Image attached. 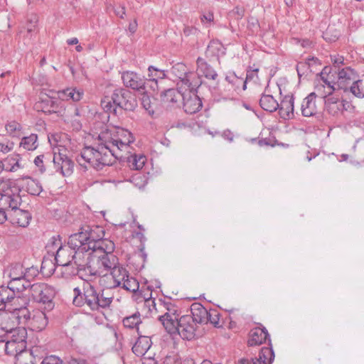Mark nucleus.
Wrapping results in <instances>:
<instances>
[{
	"label": "nucleus",
	"mask_w": 364,
	"mask_h": 364,
	"mask_svg": "<svg viewBox=\"0 0 364 364\" xmlns=\"http://www.w3.org/2000/svg\"><path fill=\"white\" fill-rule=\"evenodd\" d=\"M70 235L68 237V244L63 245L59 238L53 237L50 242L48 243L46 248L50 252L53 249L57 248L55 260L56 263L68 269L71 267L70 274L72 275H78L80 278L86 280L85 276H95L97 271H93L92 267L88 265L87 259L85 258V252L81 250L80 247H75L70 244Z\"/></svg>",
	"instance_id": "nucleus-1"
},
{
	"label": "nucleus",
	"mask_w": 364,
	"mask_h": 364,
	"mask_svg": "<svg viewBox=\"0 0 364 364\" xmlns=\"http://www.w3.org/2000/svg\"><path fill=\"white\" fill-rule=\"evenodd\" d=\"M73 304L85 311L102 313L109 308L113 301V296L106 295L105 290H100L91 283L84 282L80 287L73 291Z\"/></svg>",
	"instance_id": "nucleus-2"
},
{
	"label": "nucleus",
	"mask_w": 364,
	"mask_h": 364,
	"mask_svg": "<svg viewBox=\"0 0 364 364\" xmlns=\"http://www.w3.org/2000/svg\"><path fill=\"white\" fill-rule=\"evenodd\" d=\"M95 146H85L76 161L80 166L87 169L92 167L97 171L105 166H112L117 159L114 150L109 148L105 141L99 140Z\"/></svg>",
	"instance_id": "nucleus-3"
},
{
	"label": "nucleus",
	"mask_w": 364,
	"mask_h": 364,
	"mask_svg": "<svg viewBox=\"0 0 364 364\" xmlns=\"http://www.w3.org/2000/svg\"><path fill=\"white\" fill-rule=\"evenodd\" d=\"M105 230L102 227L98 225L83 226L78 232L70 235V244L75 247H81L85 253H92L103 249L108 242L113 241L104 238Z\"/></svg>",
	"instance_id": "nucleus-4"
},
{
	"label": "nucleus",
	"mask_w": 364,
	"mask_h": 364,
	"mask_svg": "<svg viewBox=\"0 0 364 364\" xmlns=\"http://www.w3.org/2000/svg\"><path fill=\"white\" fill-rule=\"evenodd\" d=\"M21 203V198L18 194L10 193L8 196L1 198L0 206L4 210L6 220H9L12 224L19 227H27L32 218L31 213L19 208Z\"/></svg>",
	"instance_id": "nucleus-5"
},
{
	"label": "nucleus",
	"mask_w": 364,
	"mask_h": 364,
	"mask_svg": "<svg viewBox=\"0 0 364 364\" xmlns=\"http://www.w3.org/2000/svg\"><path fill=\"white\" fill-rule=\"evenodd\" d=\"M98 139L105 141L110 149L114 150L117 158L122 156L118 155V151L127 149L134 139L132 134L127 129L121 127H114L102 132Z\"/></svg>",
	"instance_id": "nucleus-6"
},
{
	"label": "nucleus",
	"mask_w": 364,
	"mask_h": 364,
	"mask_svg": "<svg viewBox=\"0 0 364 364\" xmlns=\"http://www.w3.org/2000/svg\"><path fill=\"white\" fill-rule=\"evenodd\" d=\"M112 101L102 102L103 109L109 113L117 114V109L134 111L137 106L135 96L128 90L118 88L112 95Z\"/></svg>",
	"instance_id": "nucleus-7"
},
{
	"label": "nucleus",
	"mask_w": 364,
	"mask_h": 364,
	"mask_svg": "<svg viewBox=\"0 0 364 364\" xmlns=\"http://www.w3.org/2000/svg\"><path fill=\"white\" fill-rule=\"evenodd\" d=\"M171 73L178 79L176 85L179 89L195 90L199 89L202 81L195 72L189 71L186 65L178 63L172 66Z\"/></svg>",
	"instance_id": "nucleus-8"
},
{
	"label": "nucleus",
	"mask_w": 364,
	"mask_h": 364,
	"mask_svg": "<svg viewBox=\"0 0 364 364\" xmlns=\"http://www.w3.org/2000/svg\"><path fill=\"white\" fill-rule=\"evenodd\" d=\"M115 249V245L113 242H108V245H105L103 249H100L95 252L88 253L87 260L89 257H92L97 259V265L98 270L92 269L93 271H106L110 272L115 267H117L119 262L118 257L114 254ZM97 274H96L97 275Z\"/></svg>",
	"instance_id": "nucleus-9"
},
{
	"label": "nucleus",
	"mask_w": 364,
	"mask_h": 364,
	"mask_svg": "<svg viewBox=\"0 0 364 364\" xmlns=\"http://www.w3.org/2000/svg\"><path fill=\"white\" fill-rule=\"evenodd\" d=\"M29 294L33 301L43 305L46 311H50L54 308L55 290L53 287L46 283H35L31 284Z\"/></svg>",
	"instance_id": "nucleus-10"
},
{
	"label": "nucleus",
	"mask_w": 364,
	"mask_h": 364,
	"mask_svg": "<svg viewBox=\"0 0 364 364\" xmlns=\"http://www.w3.org/2000/svg\"><path fill=\"white\" fill-rule=\"evenodd\" d=\"M173 328H175L174 331H167V332L172 336L179 335L183 340L191 341L195 337L196 323L191 315H183L173 325Z\"/></svg>",
	"instance_id": "nucleus-11"
},
{
	"label": "nucleus",
	"mask_w": 364,
	"mask_h": 364,
	"mask_svg": "<svg viewBox=\"0 0 364 364\" xmlns=\"http://www.w3.org/2000/svg\"><path fill=\"white\" fill-rule=\"evenodd\" d=\"M166 312L159 317L166 331H174L173 325L179 320L180 311L178 306L171 301L159 300Z\"/></svg>",
	"instance_id": "nucleus-12"
},
{
	"label": "nucleus",
	"mask_w": 364,
	"mask_h": 364,
	"mask_svg": "<svg viewBox=\"0 0 364 364\" xmlns=\"http://www.w3.org/2000/svg\"><path fill=\"white\" fill-rule=\"evenodd\" d=\"M36 107L46 114H57L58 116H63L65 110L64 102H62L58 97L46 96L44 98H41V100L36 103Z\"/></svg>",
	"instance_id": "nucleus-13"
},
{
	"label": "nucleus",
	"mask_w": 364,
	"mask_h": 364,
	"mask_svg": "<svg viewBox=\"0 0 364 364\" xmlns=\"http://www.w3.org/2000/svg\"><path fill=\"white\" fill-rule=\"evenodd\" d=\"M53 162L55 171L63 177H68L73 173L74 161L65 153L54 151L53 153Z\"/></svg>",
	"instance_id": "nucleus-14"
},
{
	"label": "nucleus",
	"mask_w": 364,
	"mask_h": 364,
	"mask_svg": "<svg viewBox=\"0 0 364 364\" xmlns=\"http://www.w3.org/2000/svg\"><path fill=\"white\" fill-rule=\"evenodd\" d=\"M121 77L126 87L137 91L146 90L147 79L140 74L127 70L122 73Z\"/></svg>",
	"instance_id": "nucleus-15"
},
{
	"label": "nucleus",
	"mask_w": 364,
	"mask_h": 364,
	"mask_svg": "<svg viewBox=\"0 0 364 364\" xmlns=\"http://www.w3.org/2000/svg\"><path fill=\"white\" fill-rule=\"evenodd\" d=\"M194 92H197L198 89L195 90H186L182 97L183 104V107L186 113L193 114L198 111L203 107L200 98Z\"/></svg>",
	"instance_id": "nucleus-16"
},
{
	"label": "nucleus",
	"mask_w": 364,
	"mask_h": 364,
	"mask_svg": "<svg viewBox=\"0 0 364 364\" xmlns=\"http://www.w3.org/2000/svg\"><path fill=\"white\" fill-rule=\"evenodd\" d=\"M357 72L350 67H346L338 70L337 88L345 92L348 90L350 85L358 79Z\"/></svg>",
	"instance_id": "nucleus-17"
},
{
	"label": "nucleus",
	"mask_w": 364,
	"mask_h": 364,
	"mask_svg": "<svg viewBox=\"0 0 364 364\" xmlns=\"http://www.w3.org/2000/svg\"><path fill=\"white\" fill-rule=\"evenodd\" d=\"M337 73L338 71H332V68L325 66L320 73L321 80L322 81V87L324 90H327L328 95L333 94L338 90L337 88Z\"/></svg>",
	"instance_id": "nucleus-18"
},
{
	"label": "nucleus",
	"mask_w": 364,
	"mask_h": 364,
	"mask_svg": "<svg viewBox=\"0 0 364 364\" xmlns=\"http://www.w3.org/2000/svg\"><path fill=\"white\" fill-rule=\"evenodd\" d=\"M20 316L16 311H0V330L9 333L21 321H18Z\"/></svg>",
	"instance_id": "nucleus-19"
},
{
	"label": "nucleus",
	"mask_w": 364,
	"mask_h": 364,
	"mask_svg": "<svg viewBox=\"0 0 364 364\" xmlns=\"http://www.w3.org/2000/svg\"><path fill=\"white\" fill-rule=\"evenodd\" d=\"M267 340L270 343V336L267 328L265 327H256L250 331L247 343L250 346H259Z\"/></svg>",
	"instance_id": "nucleus-20"
},
{
	"label": "nucleus",
	"mask_w": 364,
	"mask_h": 364,
	"mask_svg": "<svg viewBox=\"0 0 364 364\" xmlns=\"http://www.w3.org/2000/svg\"><path fill=\"white\" fill-rule=\"evenodd\" d=\"M196 64L197 73H196L198 75L200 79V76H204L208 80H215L217 79L218 76L217 72L204 58L198 57L196 60Z\"/></svg>",
	"instance_id": "nucleus-21"
},
{
	"label": "nucleus",
	"mask_w": 364,
	"mask_h": 364,
	"mask_svg": "<svg viewBox=\"0 0 364 364\" xmlns=\"http://www.w3.org/2000/svg\"><path fill=\"white\" fill-rule=\"evenodd\" d=\"M279 114L283 119H292L294 114V97L292 95H285L279 103Z\"/></svg>",
	"instance_id": "nucleus-22"
},
{
	"label": "nucleus",
	"mask_w": 364,
	"mask_h": 364,
	"mask_svg": "<svg viewBox=\"0 0 364 364\" xmlns=\"http://www.w3.org/2000/svg\"><path fill=\"white\" fill-rule=\"evenodd\" d=\"M129 272L122 265L119 264L109 274H104V279H112V286H119L122 284L126 278H128ZM112 286V284H109Z\"/></svg>",
	"instance_id": "nucleus-23"
},
{
	"label": "nucleus",
	"mask_w": 364,
	"mask_h": 364,
	"mask_svg": "<svg viewBox=\"0 0 364 364\" xmlns=\"http://www.w3.org/2000/svg\"><path fill=\"white\" fill-rule=\"evenodd\" d=\"M134 297H135L138 304L143 303L144 306L148 309V313L152 311L151 307L155 309L156 303L154 299H152V289L151 287L148 286L146 290L139 289L136 296Z\"/></svg>",
	"instance_id": "nucleus-24"
},
{
	"label": "nucleus",
	"mask_w": 364,
	"mask_h": 364,
	"mask_svg": "<svg viewBox=\"0 0 364 364\" xmlns=\"http://www.w3.org/2000/svg\"><path fill=\"white\" fill-rule=\"evenodd\" d=\"M38 270L33 267L24 271L22 265L16 264L11 268L9 277L10 280H14L21 278H31L33 276H36Z\"/></svg>",
	"instance_id": "nucleus-25"
},
{
	"label": "nucleus",
	"mask_w": 364,
	"mask_h": 364,
	"mask_svg": "<svg viewBox=\"0 0 364 364\" xmlns=\"http://www.w3.org/2000/svg\"><path fill=\"white\" fill-rule=\"evenodd\" d=\"M316 94L311 92L303 100L301 105V112L304 117H309L316 113Z\"/></svg>",
	"instance_id": "nucleus-26"
},
{
	"label": "nucleus",
	"mask_w": 364,
	"mask_h": 364,
	"mask_svg": "<svg viewBox=\"0 0 364 364\" xmlns=\"http://www.w3.org/2000/svg\"><path fill=\"white\" fill-rule=\"evenodd\" d=\"M226 48L223 44L218 40H212L210 41L205 50L207 58H213L219 62L220 56L225 55Z\"/></svg>",
	"instance_id": "nucleus-27"
},
{
	"label": "nucleus",
	"mask_w": 364,
	"mask_h": 364,
	"mask_svg": "<svg viewBox=\"0 0 364 364\" xmlns=\"http://www.w3.org/2000/svg\"><path fill=\"white\" fill-rule=\"evenodd\" d=\"M5 336L8 340L19 344L20 348H26L27 330L24 327H16Z\"/></svg>",
	"instance_id": "nucleus-28"
},
{
	"label": "nucleus",
	"mask_w": 364,
	"mask_h": 364,
	"mask_svg": "<svg viewBox=\"0 0 364 364\" xmlns=\"http://www.w3.org/2000/svg\"><path fill=\"white\" fill-rule=\"evenodd\" d=\"M58 98L62 101L73 100V102L80 101L83 95V90L77 87H68L66 89L59 90L57 92Z\"/></svg>",
	"instance_id": "nucleus-29"
},
{
	"label": "nucleus",
	"mask_w": 364,
	"mask_h": 364,
	"mask_svg": "<svg viewBox=\"0 0 364 364\" xmlns=\"http://www.w3.org/2000/svg\"><path fill=\"white\" fill-rule=\"evenodd\" d=\"M139 338L132 347L133 353L137 356L144 355L151 345V339L149 336H142L140 332L138 333Z\"/></svg>",
	"instance_id": "nucleus-30"
},
{
	"label": "nucleus",
	"mask_w": 364,
	"mask_h": 364,
	"mask_svg": "<svg viewBox=\"0 0 364 364\" xmlns=\"http://www.w3.org/2000/svg\"><path fill=\"white\" fill-rule=\"evenodd\" d=\"M82 114L77 107H73V111L64 116V122L74 131H80L82 129Z\"/></svg>",
	"instance_id": "nucleus-31"
},
{
	"label": "nucleus",
	"mask_w": 364,
	"mask_h": 364,
	"mask_svg": "<svg viewBox=\"0 0 364 364\" xmlns=\"http://www.w3.org/2000/svg\"><path fill=\"white\" fill-rule=\"evenodd\" d=\"M191 318L197 323H207L208 310L200 303L191 306Z\"/></svg>",
	"instance_id": "nucleus-32"
},
{
	"label": "nucleus",
	"mask_w": 364,
	"mask_h": 364,
	"mask_svg": "<svg viewBox=\"0 0 364 364\" xmlns=\"http://www.w3.org/2000/svg\"><path fill=\"white\" fill-rule=\"evenodd\" d=\"M136 237L139 240L140 245H139V252L136 253L133 258L141 261V262L136 267V269H141L144 267L147 259V255L145 252V242L146 238L144 233L141 232H136Z\"/></svg>",
	"instance_id": "nucleus-33"
},
{
	"label": "nucleus",
	"mask_w": 364,
	"mask_h": 364,
	"mask_svg": "<svg viewBox=\"0 0 364 364\" xmlns=\"http://www.w3.org/2000/svg\"><path fill=\"white\" fill-rule=\"evenodd\" d=\"M184 92H186L184 89L170 88L162 92L161 95V99L164 102L175 103L179 100L182 99Z\"/></svg>",
	"instance_id": "nucleus-34"
},
{
	"label": "nucleus",
	"mask_w": 364,
	"mask_h": 364,
	"mask_svg": "<svg viewBox=\"0 0 364 364\" xmlns=\"http://www.w3.org/2000/svg\"><path fill=\"white\" fill-rule=\"evenodd\" d=\"M259 105L264 111L274 112L278 109L279 102L272 95L263 94L259 100Z\"/></svg>",
	"instance_id": "nucleus-35"
},
{
	"label": "nucleus",
	"mask_w": 364,
	"mask_h": 364,
	"mask_svg": "<svg viewBox=\"0 0 364 364\" xmlns=\"http://www.w3.org/2000/svg\"><path fill=\"white\" fill-rule=\"evenodd\" d=\"M10 288L13 290L14 294L21 293L26 291L28 288L31 289V283L30 278H21L14 280H10L8 283Z\"/></svg>",
	"instance_id": "nucleus-36"
},
{
	"label": "nucleus",
	"mask_w": 364,
	"mask_h": 364,
	"mask_svg": "<svg viewBox=\"0 0 364 364\" xmlns=\"http://www.w3.org/2000/svg\"><path fill=\"white\" fill-rule=\"evenodd\" d=\"M38 135L36 134H31L28 136L22 137L19 147L23 149L26 151H34L38 146Z\"/></svg>",
	"instance_id": "nucleus-37"
},
{
	"label": "nucleus",
	"mask_w": 364,
	"mask_h": 364,
	"mask_svg": "<svg viewBox=\"0 0 364 364\" xmlns=\"http://www.w3.org/2000/svg\"><path fill=\"white\" fill-rule=\"evenodd\" d=\"M15 297V294L8 284L0 287V311L6 307V303L11 301Z\"/></svg>",
	"instance_id": "nucleus-38"
},
{
	"label": "nucleus",
	"mask_w": 364,
	"mask_h": 364,
	"mask_svg": "<svg viewBox=\"0 0 364 364\" xmlns=\"http://www.w3.org/2000/svg\"><path fill=\"white\" fill-rule=\"evenodd\" d=\"M146 158L143 154H134L127 157V163L130 168L141 170L145 165Z\"/></svg>",
	"instance_id": "nucleus-39"
},
{
	"label": "nucleus",
	"mask_w": 364,
	"mask_h": 364,
	"mask_svg": "<svg viewBox=\"0 0 364 364\" xmlns=\"http://www.w3.org/2000/svg\"><path fill=\"white\" fill-rule=\"evenodd\" d=\"M48 318L46 313L43 311L36 312L32 318L31 323L38 331L44 329L48 325Z\"/></svg>",
	"instance_id": "nucleus-40"
},
{
	"label": "nucleus",
	"mask_w": 364,
	"mask_h": 364,
	"mask_svg": "<svg viewBox=\"0 0 364 364\" xmlns=\"http://www.w3.org/2000/svg\"><path fill=\"white\" fill-rule=\"evenodd\" d=\"M123 325L127 328H136L137 333H139V325L141 323V315L139 311L135 312L131 316L124 318Z\"/></svg>",
	"instance_id": "nucleus-41"
},
{
	"label": "nucleus",
	"mask_w": 364,
	"mask_h": 364,
	"mask_svg": "<svg viewBox=\"0 0 364 364\" xmlns=\"http://www.w3.org/2000/svg\"><path fill=\"white\" fill-rule=\"evenodd\" d=\"M149 79L148 82H152L157 87V82L166 77V70L159 69L155 66L150 65L148 68Z\"/></svg>",
	"instance_id": "nucleus-42"
},
{
	"label": "nucleus",
	"mask_w": 364,
	"mask_h": 364,
	"mask_svg": "<svg viewBox=\"0 0 364 364\" xmlns=\"http://www.w3.org/2000/svg\"><path fill=\"white\" fill-rule=\"evenodd\" d=\"M120 287L128 291L133 292V296H136V293L139 289V283L135 278L128 275V278L125 279Z\"/></svg>",
	"instance_id": "nucleus-43"
},
{
	"label": "nucleus",
	"mask_w": 364,
	"mask_h": 364,
	"mask_svg": "<svg viewBox=\"0 0 364 364\" xmlns=\"http://www.w3.org/2000/svg\"><path fill=\"white\" fill-rule=\"evenodd\" d=\"M21 157L18 154L11 155L8 156L3 163H5V170L9 171H16L20 168L19 160Z\"/></svg>",
	"instance_id": "nucleus-44"
},
{
	"label": "nucleus",
	"mask_w": 364,
	"mask_h": 364,
	"mask_svg": "<svg viewBox=\"0 0 364 364\" xmlns=\"http://www.w3.org/2000/svg\"><path fill=\"white\" fill-rule=\"evenodd\" d=\"M269 347H263L260 350L259 353V359L261 360H264L267 364H272L274 359V352L273 350L272 344L269 343Z\"/></svg>",
	"instance_id": "nucleus-45"
},
{
	"label": "nucleus",
	"mask_w": 364,
	"mask_h": 364,
	"mask_svg": "<svg viewBox=\"0 0 364 364\" xmlns=\"http://www.w3.org/2000/svg\"><path fill=\"white\" fill-rule=\"evenodd\" d=\"M20 345L14 342V341H9L7 339V346H6L5 354L8 355H13L17 358L18 354L23 353L26 348H20Z\"/></svg>",
	"instance_id": "nucleus-46"
},
{
	"label": "nucleus",
	"mask_w": 364,
	"mask_h": 364,
	"mask_svg": "<svg viewBox=\"0 0 364 364\" xmlns=\"http://www.w3.org/2000/svg\"><path fill=\"white\" fill-rule=\"evenodd\" d=\"M350 92L356 97H364V85L363 80L357 79L348 88Z\"/></svg>",
	"instance_id": "nucleus-47"
},
{
	"label": "nucleus",
	"mask_w": 364,
	"mask_h": 364,
	"mask_svg": "<svg viewBox=\"0 0 364 364\" xmlns=\"http://www.w3.org/2000/svg\"><path fill=\"white\" fill-rule=\"evenodd\" d=\"M5 128L7 133L12 136H17L22 129L21 125L14 120L8 122Z\"/></svg>",
	"instance_id": "nucleus-48"
},
{
	"label": "nucleus",
	"mask_w": 364,
	"mask_h": 364,
	"mask_svg": "<svg viewBox=\"0 0 364 364\" xmlns=\"http://www.w3.org/2000/svg\"><path fill=\"white\" fill-rule=\"evenodd\" d=\"M15 364H36V360H34L26 349L21 353L17 355Z\"/></svg>",
	"instance_id": "nucleus-49"
},
{
	"label": "nucleus",
	"mask_w": 364,
	"mask_h": 364,
	"mask_svg": "<svg viewBox=\"0 0 364 364\" xmlns=\"http://www.w3.org/2000/svg\"><path fill=\"white\" fill-rule=\"evenodd\" d=\"M296 70L299 78L312 72L310 63H308L306 60L304 62H299L296 66Z\"/></svg>",
	"instance_id": "nucleus-50"
},
{
	"label": "nucleus",
	"mask_w": 364,
	"mask_h": 364,
	"mask_svg": "<svg viewBox=\"0 0 364 364\" xmlns=\"http://www.w3.org/2000/svg\"><path fill=\"white\" fill-rule=\"evenodd\" d=\"M28 352L31 354L34 360L38 358V360L44 358V355H46V348L43 346H34Z\"/></svg>",
	"instance_id": "nucleus-51"
},
{
	"label": "nucleus",
	"mask_w": 364,
	"mask_h": 364,
	"mask_svg": "<svg viewBox=\"0 0 364 364\" xmlns=\"http://www.w3.org/2000/svg\"><path fill=\"white\" fill-rule=\"evenodd\" d=\"M220 320V314L216 309H210L208 310L207 315V323H210L214 325V326H217L219 323Z\"/></svg>",
	"instance_id": "nucleus-52"
},
{
	"label": "nucleus",
	"mask_w": 364,
	"mask_h": 364,
	"mask_svg": "<svg viewBox=\"0 0 364 364\" xmlns=\"http://www.w3.org/2000/svg\"><path fill=\"white\" fill-rule=\"evenodd\" d=\"M344 105L341 102L333 103L325 105V109L328 114L332 116H336L342 112V107Z\"/></svg>",
	"instance_id": "nucleus-53"
},
{
	"label": "nucleus",
	"mask_w": 364,
	"mask_h": 364,
	"mask_svg": "<svg viewBox=\"0 0 364 364\" xmlns=\"http://www.w3.org/2000/svg\"><path fill=\"white\" fill-rule=\"evenodd\" d=\"M43 191L42 186L37 181H31L28 184V191L33 196H38Z\"/></svg>",
	"instance_id": "nucleus-54"
},
{
	"label": "nucleus",
	"mask_w": 364,
	"mask_h": 364,
	"mask_svg": "<svg viewBox=\"0 0 364 364\" xmlns=\"http://www.w3.org/2000/svg\"><path fill=\"white\" fill-rule=\"evenodd\" d=\"M321 97L324 100V105L341 102L338 96H335L333 94L328 95L327 90H323V92L321 95Z\"/></svg>",
	"instance_id": "nucleus-55"
},
{
	"label": "nucleus",
	"mask_w": 364,
	"mask_h": 364,
	"mask_svg": "<svg viewBox=\"0 0 364 364\" xmlns=\"http://www.w3.org/2000/svg\"><path fill=\"white\" fill-rule=\"evenodd\" d=\"M363 144V139L357 140L355 145L353 146V149L356 156L360 160V161L364 162V149L361 148Z\"/></svg>",
	"instance_id": "nucleus-56"
},
{
	"label": "nucleus",
	"mask_w": 364,
	"mask_h": 364,
	"mask_svg": "<svg viewBox=\"0 0 364 364\" xmlns=\"http://www.w3.org/2000/svg\"><path fill=\"white\" fill-rule=\"evenodd\" d=\"M41 364H66V362L55 355H50L45 356Z\"/></svg>",
	"instance_id": "nucleus-57"
},
{
	"label": "nucleus",
	"mask_w": 364,
	"mask_h": 364,
	"mask_svg": "<svg viewBox=\"0 0 364 364\" xmlns=\"http://www.w3.org/2000/svg\"><path fill=\"white\" fill-rule=\"evenodd\" d=\"M225 80L237 88L242 83V78L238 77L234 73L225 77Z\"/></svg>",
	"instance_id": "nucleus-58"
},
{
	"label": "nucleus",
	"mask_w": 364,
	"mask_h": 364,
	"mask_svg": "<svg viewBox=\"0 0 364 364\" xmlns=\"http://www.w3.org/2000/svg\"><path fill=\"white\" fill-rule=\"evenodd\" d=\"M44 158H45V155H43V154L38 155L35 158L34 161H33L35 165L38 168L39 171L41 173H45V171L46 170V168L43 164V159Z\"/></svg>",
	"instance_id": "nucleus-59"
},
{
	"label": "nucleus",
	"mask_w": 364,
	"mask_h": 364,
	"mask_svg": "<svg viewBox=\"0 0 364 364\" xmlns=\"http://www.w3.org/2000/svg\"><path fill=\"white\" fill-rule=\"evenodd\" d=\"M141 105L149 113V114H154V109L152 108V106L151 105L150 99L146 95H143L141 98Z\"/></svg>",
	"instance_id": "nucleus-60"
},
{
	"label": "nucleus",
	"mask_w": 364,
	"mask_h": 364,
	"mask_svg": "<svg viewBox=\"0 0 364 364\" xmlns=\"http://www.w3.org/2000/svg\"><path fill=\"white\" fill-rule=\"evenodd\" d=\"M244 12L245 11L243 8L236 6L230 12V16L235 18L236 19H240L243 16Z\"/></svg>",
	"instance_id": "nucleus-61"
},
{
	"label": "nucleus",
	"mask_w": 364,
	"mask_h": 364,
	"mask_svg": "<svg viewBox=\"0 0 364 364\" xmlns=\"http://www.w3.org/2000/svg\"><path fill=\"white\" fill-rule=\"evenodd\" d=\"M331 62L335 68H339L343 65L344 58L339 55H331Z\"/></svg>",
	"instance_id": "nucleus-62"
},
{
	"label": "nucleus",
	"mask_w": 364,
	"mask_h": 364,
	"mask_svg": "<svg viewBox=\"0 0 364 364\" xmlns=\"http://www.w3.org/2000/svg\"><path fill=\"white\" fill-rule=\"evenodd\" d=\"M240 364H267L264 360H261L259 358H242L239 360Z\"/></svg>",
	"instance_id": "nucleus-63"
},
{
	"label": "nucleus",
	"mask_w": 364,
	"mask_h": 364,
	"mask_svg": "<svg viewBox=\"0 0 364 364\" xmlns=\"http://www.w3.org/2000/svg\"><path fill=\"white\" fill-rule=\"evenodd\" d=\"M66 364H89L87 360L82 358L70 357L66 360Z\"/></svg>",
	"instance_id": "nucleus-64"
}]
</instances>
